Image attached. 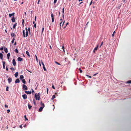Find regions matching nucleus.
Segmentation results:
<instances>
[{
	"instance_id": "39448f33",
	"label": "nucleus",
	"mask_w": 131,
	"mask_h": 131,
	"mask_svg": "<svg viewBox=\"0 0 131 131\" xmlns=\"http://www.w3.org/2000/svg\"><path fill=\"white\" fill-rule=\"evenodd\" d=\"M22 96L24 99H27V96L26 94H24Z\"/></svg>"
},
{
	"instance_id": "a18cd8bd",
	"label": "nucleus",
	"mask_w": 131,
	"mask_h": 131,
	"mask_svg": "<svg viewBox=\"0 0 131 131\" xmlns=\"http://www.w3.org/2000/svg\"><path fill=\"white\" fill-rule=\"evenodd\" d=\"M8 87H7L6 88V91H8Z\"/></svg>"
},
{
	"instance_id": "dca6fc26",
	"label": "nucleus",
	"mask_w": 131,
	"mask_h": 131,
	"mask_svg": "<svg viewBox=\"0 0 131 131\" xmlns=\"http://www.w3.org/2000/svg\"><path fill=\"white\" fill-rule=\"evenodd\" d=\"M3 54L1 53H0V58L2 60H3Z\"/></svg>"
},
{
	"instance_id": "aec40b11",
	"label": "nucleus",
	"mask_w": 131,
	"mask_h": 131,
	"mask_svg": "<svg viewBox=\"0 0 131 131\" xmlns=\"http://www.w3.org/2000/svg\"><path fill=\"white\" fill-rule=\"evenodd\" d=\"M42 107H44L45 106V105L43 103H42V102L41 101V103H40Z\"/></svg>"
},
{
	"instance_id": "7c9ffc66",
	"label": "nucleus",
	"mask_w": 131,
	"mask_h": 131,
	"mask_svg": "<svg viewBox=\"0 0 131 131\" xmlns=\"http://www.w3.org/2000/svg\"><path fill=\"white\" fill-rule=\"evenodd\" d=\"M14 40H15V39H14V38H13V39L12 40V41H11V42L12 44H13L14 43Z\"/></svg>"
},
{
	"instance_id": "72a5a7b5",
	"label": "nucleus",
	"mask_w": 131,
	"mask_h": 131,
	"mask_svg": "<svg viewBox=\"0 0 131 131\" xmlns=\"http://www.w3.org/2000/svg\"><path fill=\"white\" fill-rule=\"evenodd\" d=\"M31 90H32L31 93H32V94H33L34 93V92H35L34 91V90H33V89H31Z\"/></svg>"
},
{
	"instance_id": "6e6552de",
	"label": "nucleus",
	"mask_w": 131,
	"mask_h": 131,
	"mask_svg": "<svg viewBox=\"0 0 131 131\" xmlns=\"http://www.w3.org/2000/svg\"><path fill=\"white\" fill-rule=\"evenodd\" d=\"M23 59L22 58H20V57H18L17 58V60L18 61H23Z\"/></svg>"
},
{
	"instance_id": "4c0bfd02",
	"label": "nucleus",
	"mask_w": 131,
	"mask_h": 131,
	"mask_svg": "<svg viewBox=\"0 0 131 131\" xmlns=\"http://www.w3.org/2000/svg\"><path fill=\"white\" fill-rule=\"evenodd\" d=\"M20 81L18 79H17V83H19V82Z\"/></svg>"
},
{
	"instance_id": "2eb2a0df",
	"label": "nucleus",
	"mask_w": 131,
	"mask_h": 131,
	"mask_svg": "<svg viewBox=\"0 0 131 131\" xmlns=\"http://www.w3.org/2000/svg\"><path fill=\"white\" fill-rule=\"evenodd\" d=\"M11 20L12 22H14L15 21V19L14 17L13 16L12 18L11 19Z\"/></svg>"
},
{
	"instance_id": "473e14b6",
	"label": "nucleus",
	"mask_w": 131,
	"mask_h": 131,
	"mask_svg": "<svg viewBox=\"0 0 131 131\" xmlns=\"http://www.w3.org/2000/svg\"><path fill=\"white\" fill-rule=\"evenodd\" d=\"M24 118H25V120L26 121H27V120H28V119H27V118H26V116L25 115L24 116Z\"/></svg>"
},
{
	"instance_id": "412c9836",
	"label": "nucleus",
	"mask_w": 131,
	"mask_h": 131,
	"mask_svg": "<svg viewBox=\"0 0 131 131\" xmlns=\"http://www.w3.org/2000/svg\"><path fill=\"white\" fill-rule=\"evenodd\" d=\"M64 12V9L63 8L62 9V16H63V19L64 18V15H63V13Z\"/></svg>"
},
{
	"instance_id": "774afa93",
	"label": "nucleus",
	"mask_w": 131,
	"mask_h": 131,
	"mask_svg": "<svg viewBox=\"0 0 131 131\" xmlns=\"http://www.w3.org/2000/svg\"><path fill=\"white\" fill-rule=\"evenodd\" d=\"M114 34H113L112 35V36L113 37H114Z\"/></svg>"
},
{
	"instance_id": "603ef678",
	"label": "nucleus",
	"mask_w": 131,
	"mask_h": 131,
	"mask_svg": "<svg viewBox=\"0 0 131 131\" xmlns=\"http://www.w3.org/2000/svg\"><path fill=\"white\" fill-rule=\"evenodd\" d=\"M15 76L16 77V72L15 73V74H14Z\"/></svg>"
},
{
	"instance_id": "58836bf2",
	"label": "nucleus",
	"mask_w": 131,
	"mask_h": 131,
	"mask_svg": "<svg viewBox=\"0 0 131 131\" xmlns=\"http://www.w3.org/2000/svg\"><path fill=\"white\" fill-rule=\"evenodd\" d=\"M3 49V47H2L0 48V50H2Z\"/></svg>"
},
{
	"instance_id": "3c124183",
	"label": "nucleus",
	"mask_w": 131,
	"mask_h": 131,
	"mask_svg": "<svg viewBox=\"0 0 131 131\" xmlns=\"http://www.w3.org/2000/svg\"><path fill=\"white\" fill-rule=\"evenodd\" d=\"M41 63L42 64V65H43V66H44L45 65L42 62H41Z\"/></svg>"
},
{
	"instance_id": "8fccbe9b",
	"label": "nucleus",
	"mask_w": 131,
	"mask_h": 131,
	"mask_svg": "<svg viewBox=\"0 0 131 131\" xmlns=\"http://www.w3.org/2000/svg\"><path fill=\"white\" fill-rule=\"evenodd\" d=\"M5 107L6 108V107H8V106L6 105H5Z\"/></svg>"
},
{
	"instance_id": "2f4dec72",
	"label": "nucleus",
	"mask_w": 131,
	"mask_h": 131,
	"mask_svg": "<svg viewBox=\"0 0 131 131\" xmlns=\"http://www.w3.org/2000/svg\"><path fill=\"white\" fill-rule=\"evenodd\" d=\"M127 83H131V80H129L127 81Z\"/></svg>"
},
{
	"instance_id": "cd10ccee",
	"label": "nucleus",
	"mask_w": 131,
	"mask_h": 131,
	"mask_svg": "<svg viewBox=\"0 0 131 131\" xmlns=\"http://www.w3.org/2000/svg\"><path fill=\"white\" fill-rule=\"evenodd\" d=\"M28 107L29 109L30 110L31 109V108L32 107V106L29 104H28Z\"/></svg>"
},
{
	"instance_id": "bf43d9fd",
	"label": "nucleus",
	"mask_w": 131,
	"mask_h": 131,
	"mask_svg": "<svg viewBox=\"0 0 131 131\" xmlns=\"http://www.w3.org/2000/svg\"><path fill=\"white\" fill-rule=\"evenodd\" d=\"M14 51L16 53V48L15 49V50H14Z\"/></svg>"
},
{
	"instance_id": "de8ad7c7",
	"label": "nucleus",
	"mask_w": 131,
	"mask_h": 131,
	"mask_svg": "<svg viewBox=\"0 0 131 131\" xmlns=\"http://www.w3.org/2000/svg\"><path fill=\"white\" fill-rule=\"evenodd\" d=\"M92 2V1H91L90 4V5H91Z\"/></svg>"
},
{
	"instance_id": "37998d69",
	"label": "nucleus",
	"mask_w": 131,
	"mask_h": 131,
	"mask_svg": "<svg viewBox=\"0 0 131 131\" xmlns=\"http://www.w3.org/2000/svg\"><path fill=\"white\" fill-rule=\"evenodd\" d=\"M62 49H63L64 52V47L63 46L62 47Z\"/></svg>"
},
{
	"instance_id": "9b49d317",
	"label": "nucleus",
	"mask_w": 131,
	"mask_h": 131,
	"mask_svg": "<svg viewBox=\"0 0 131 131\" xmlns=\"http://www.w3.org/2000/svg\"><path fill=\"white\" fill-rule=\"evenodd\" d=\"M25 93L27 94H31V91H25Z\"/></svg>"
},
{
	"instance_id": "f3484780",
	"label": "nucleus",
	"mask_w": 131,
	"mask_h": 131,
	"mask_svg": "<svg viewBox=\"0 0 131 131\" xmlns=\"http://www.w3.org/2000/svg\"><path fill=\"white\" fill-rule=\"evenodd\" d=\"M10 56V54L9 53H8L7 54V59H9V57Z\"/></svg>"
},
{
	"instance_id": "20e7f679",
	"label": "nucleus",
	"mask_w": 131,
	"mask_h": 131,
	"mask_svg": "<svg viewBox=\"0 0 131 131\" xmlns=\"http://www.w3.org/2000/svg\"><path fill=\"white\" fill-rule=\"evenodd\" d=\"M51 17L52 18V21L53 22L54 21V16L52 13H51Z\"/></svg>"
},
{
	"instance_id": "5fc2aeb1",
	"label": "nucleus",
	"mask_w": 131,
	"mask_h": 131,
	"mask_svg": "<svg viewBox=\"0 0 131 131\" xmlns=\"http://www.w3.org/2000/svg\"><path fill=\"white\" fill-rule=\"evenodd\" d=\"M40 0H38V3H37V4H39V2H40Z\"/></svg>"
},
{
	"instance_id": "f03ea898",
	"label": "nucleus",
	"mask_w": 131,
	"mask_h": 131,
	"mask_svg": "<svg viewBox=\"0 0 131 131\" xmlns=\"http://www.w3.org/2000/svg\"><path fill=\"white\" fill-rule=\"evenodd\" d=\"M40 93H38L37 95V94L36 93L35 95V97L36 100H39L40 99Z\"/></svg>"
},
{
	"instance_id": "ea45409f",
	"label": "nucleus",
	"mask_w": 131,
	"mask_h": 131,
	"mask_svg": "<svg viewBox=\"0 0 131 131\" xmlns=\"http://www.w3.org/2000/svg\"><path fill=\"white\" fill-rule=\"evenodd\" d=\"M44 30V27H43L42 30V33Z\"/></svg>"
},
{
	"instance_id": "79ce46f5",
	"label": "nucleus",
	"mask_w": 131,
	"mask_h": 131,
	"mask_svg": "<svg viewBox=\"0 0 131 131\" xmlns=\"http://www.w3.org/2000/svg\"><path fill=\"white\" fill-rule=\"evenodd\" d=\"M7 112L9 113L10 112V110H7Z\"/></svg>"
},
{
	"instance_id": "7ed1b4c3",
	"label": "nucleus",
	"mask_w": 131,
	"mask_h": 131,
	"mask_svg": "<svg viewBox=\"0 0 131 131\" xmlns=\"http://www.w3.org/2000/svg\"><path fill=\"white\" fill-rule=\"evenodd\" d=\"M23 89L25 90H27V86L25 84H23Z\"/></svg>"
},
{
	"instance_id": "6ab92c4d",
	"label": "nucleus",
	"mask_w": 131,
	"mask_h": 131,
	"mask_svg": "<svg viewBox=\"0 0 131 131\" xmlns=\"http://www.w3.org/2000/svg\"><path fill=\"white\" fill-rule=\"evenodd\" d=\"M24 78V77L23 75H21L20 77V80Z\"/></svg>"
},
{
	"instance_id": "c85d7f7f",
	"label": "nucleus",
	"mask_w": 131,
	"mask_h": 131,
	"mask_svg": "<svg viewBox=\"0 0 131 131\" xmlns=\"http://www.w3.org/2000/svg\"><path fill=\"white\" fill-rule=\"evenodd\" d=\"M43 69L44 70H45V71H47V70L45 68V65L44 66H43Z\"/></svg>"
},
{
	"instance_id": "c9c22d12",
	"label": "nucleus",
	"mask_w": 131,
	"mask_h": 131,
	"mask_svg": "<svg viewBox=\"0 0 131 131\" xmlns=\"http://www.w3.org/2000/svg\"><path fill=\"white\" fill-rule=\"evenodd\" d=\"M79 70L80 71V73H82V70H81V68H80L79 69Z\"/></svg>"
},
{
	"instance_id": "a19ab883",
	"label": "nucleus",
	"mask_w": 131,
	"mask_h": 131,
	"mask_svg": "<svg viewBox=\"0 0 131 131\" xmlns=\"http://www.w3.org/2000/svg\"><path fill=\"white\" fill-rule=\"evenodd\" d=\"M103 41L101 43V45L100 46V47H101V46L103 45Z\"/></svg>"
},
{
	"instance_id": "13d9d810",
	"label": "nucleus",
	"mask_w": 131,
	"mask_h": 131,
	"mask_svg": "<svg viewBox=\"0 0 131 131\" xmlns=\"http://www.w3.org/2000/svg\"><path fill=\"white\" fill-rule=\"evenodd\" d=\"M16 41L14 43V45H16Z\"/></svg>"
},
{
	"instance_id": "e433bc0d",
	"label": "nucleus",
	"mask_w": 131,
	"mask_h": 131,
	"mask_svg": "<svg viewBox=\"0 0 131 131\" xmlns=\"http://www.w3.org/2000/svg\"><path fill=\"white\" fill-rule=\"evenodd\" d=\"M24 20L23 19H22V25L23 26H24Z\"/></svg>"
},
{
	"instance_id": "338daca9",
	"label": "nucleus",
	"mask_w": 131,
	"mask_h": 131,
	"mask_svg": "<svg viewBox=\"0 0 131 131\" xmlns=\"http://www.w3.org/2000/svg\"><path fill=\"white\" fill-rule=\"evenodd\" d=\"M89 23V22H88L87 23L86 25V26Z\"/></svg>"
},
{
	"instance_id": "49530a36",
	"label": "nucleus",
	"mask_w": 131,
	"mask_h": 131,
	"mask_svg": "<svg viewBox=\"0 0 131 131\" xmlns=\"http://www.w3.org/2000/svg\"><path fill=\"white\" fill-rule=\"evenodd\" d=\"M34 27H35V28H36V24H34Z\"/></svg>"
},
{
	"instance_id": "ddd939ff",
	"label": "nucleus",
	"mask_w": 131,
	"mask_h": 131,
	"mask_svg": "<svg viewBox=\"0 0 131 131\" xmlns=\"http://www.w3.org/2000/svg\"><path fill=\"white\" fill-rule=\"evenodd\" d=\"M44 107H41L39 109V112H41V111H42V109H43V108Z\"/></svg>"
},
{
	"instance_id": "0eeeda50",
	"label": "nucleus",
	"mask_w": 131,
	"mask_h": 131,
	"mask_svg": "<svg viewBox=\"0 0 131 131\" xmlns=\"http://www.w3.org/2000/svg\"><path fill=\"white\" fill-rule=\"evenodd\" d=\"M98 47L99 45H98L96 47L94 48L93 51V52L94 53H95V51H96L97 50Z\"/></svg>"
},
{
	"instance_id": "9d476101",
	"label": "nucleus",
	"mask_w": 131,
	"mask_h": 131,
	"mask_svg": "<svg viewBox=\"0 0 131 131\" xmlns=\"http://www.w3.org/2000/svg\"><path fill=\"white\" fill-rule=\"evenodd\" d=\"M26 53L27 54V56H28L30 58V56L29 54V53L28 51H26Z\"/></svg>"
},
{
	"instance_id": "09e8293b",
	"label": "nucleus",
	"mask_w": 131,
	"mask_h": 131,
	"mask_svg": "<svg viewBox=\"0 0 131 131\" xmlns=\"http://www.w3.org/2000/svg\"><path fill=\"white\" fill-rule=\"evenodd\" d=\"M47 94H48V88H47Z\"/></svg>"
},
{
	"instance_id": "423d86ee",
	"label": "nucleus",
	"mask_w": 131,
	"mask_h": 131,
	"mask_svg": "<svg viewBox=\"0 0 131 131\" xmlns=\"http://www.w3.org/2000/svg\"><path fill=\"white\" fill-rule=\"evenodd\" d=\"M12 63L14 66H15L16 65V62L14 59H13Z\"/></svg>"
},
{
	"instance_id": "f704fd0d",
	"label": "nucleus",
	"mask_w": 131,
	"mask_h": 131,
	"mask_svg": "<svg viewBox=\"0 0 131 131\" xmlns=\"http://www.w3.org/2000/svg\"><path fill=\"white\" fill-rule=\"evenodd\" d=\"M57 0H54V2H53V3L54 4H55L56 3L57 1Z\"/></svg>"
},
{
	"instance_id": "f8f14e48",
	"label": "nucleus",
	"mask_w": 131,
	"mask_h": 131,
	"mask_svg": "<svg viewBox=\"0 0 131 131\" xmlns=\"http://www.w3.org/2000/svg\"><path fill=\"white\" fill-rule=\"evenodd\" d=\"M14 13H13L12 14H9V16L10 17H11L12 16H14Z\"/></svg>"
},
{
	"instance_id": "a878e982",
	"label": "nucleus",
	"mask_w": 131,
	"mask_h": 131,
	"mask_svg": "<svg viewBox=\"0 0 131 131\" xmlns=\"http://www.w3.org/2000/svg\"><path fill=\"white\" fill-rule=\"evenodd\" d=\"M11 35L12 37H14L15 36L14 33L13 34V33H12L11 34Z\"/></svg>"
},
{
	"instance_id": "69168bd1",
	"label": "nucleus",
	"mask_w": 131,
	"mask_h": 131,
	"mask_svg": "<svg viewBox=\"0 0 131 131\" xmlns=\"http://www.w3.org/2000/svg\"><path fill=\"white\" fill-rule=\"evenodd\" d=\"M36 16H35V21H36Z\"/></svg>"
},
{
	"instance_id": "a211bd4d",
	"label": "nucleus",
	"mask_w": 131,
	"mask_h": 131,
	"mask_svg": "<svg viewBox=\"0 0 131 131\" xmlns=\"http://www.w3.org/2000/svg\"><path fill=\"white\" fill-rule=\"evenodd\" d=\"M4 51L6 53H7L8 52L7 49L6 48H4Z\"/></svg>"
},
{
	"instance_id": "4d7b16f0",
	"label": "nucleus",
	"mask_w": 131,
	"mask_h": 131,
	"mask_svg": "<svg viewBox=\"0 0 131 131\" xmlns=\"http://www.w3.org/2000/svg\"><path fill=\"white\" fill-rule=\"evenodd\" d=\"M83 3V2H81L79 4V5H80L82 3Z\"/></svg>"
},
{
	"instance_id": "680f3d73",
	"label": "nucleus",
	"mask_w": 131,
	"mask_h": 131,
	"mask_svg": "<svg viewBox=\"0 0 131 131\" xmlns=\"http://www.w3.org/2000/svg\"><path fill=\"white\" fill-rule=\"evenodd\" d=\"M64 23H65V21H63V24H62V26L64 24Z\"/></svg>"
},
{
	"instance_id": "c03bdc74",
	"label": "nucleus",
	"mask_w": 131,
	"mask_h": 131,
	"mask_svg": "<svg viewBox=\"0 0 131 131\" xmlns=\"http://www.w3.org/2000/svg\"><path fill=\"white\" fill-rule=\"evenodd\" d=\"M52 88H53V89H55L54 86L53 85V84L52 85Z\"/></svg>"
},
{
	"instance_id": "b1692460",
	"label": "nucleus",
	"mask_w": 131,
	"mask_h": 131,
	"mask_svg": "<svg viewBox=\"0 0 131 131\" xmlns=\"http://www.w3.org/2000/svg\"><path fill=\"white\" fill-rule=\"evenodd\" d=\"M22 82L24 84H25L26 83V81H25V80L24 79H23L22 80Z\"/></svg>"
},
{
	"instance_id": "0e129e2a",
	"label": "nucleus",
	"mask_w": 131,
	"mask_h": 131,
	"mask_svg": "<svg viewBox=\"0 0 131 131\" xmlns=\"http://www.w3.org/2000/svg\"><path fill=\"white\" fill-rule=\"evenodd\" d=\"M97 74V73L95 74H94L93 75V76H95L96 75V74Z\"/></svg>"
},
{
	"instance_id": "e2e57ef3",
	"label": "nucleus",
	"mask_w": 131,
	"mask_h": 131,
	"mask_svg": "<svg viewBox=\"0 0 131 131\" xmlns=\"http://www.w3.org/2000/svg\"><path fill=\"white\" fill-rule=\"evenodd\" d=\"M62 21L60 23V26H61V24H62Z\"/></svg>"
},
{
	"instance_id": "052dcab7",
	"label": "nucleus",
	"mask_w": 131,
	"mask_h": 131,
	"mask_svg": "<svg viewBox=\"0 0 131 131\" xmlns=\"http://www.w3.org/2000/svg\"><path fill=\"white\" fill-rule=\"evenodd\" d=\"M36 59L37 60L38 59H37V57L36 56Z\"/></svg>"
},
{
	"instance_id": "864d4df0",
	"label": "nucleus",
	"mask_w": 131,
	"mask_h": 131,
	"mask_svg": "<svg viewBox=\"0 0 131 131\" xmlns=\"http://www.w3.org/2000/svg\"><path fill=\"white\" fill-rule=\"evenodd\" d=\"M19 127H20V128H22V125H20V126H19Z\"/></svg>"
},
{
	"instance_id": "393cba45",
	"label": "nucleus",
	"mask_w": 131,
	"mask_h": 131,
	"mask_svg": "<svg viewBox=\"0 0 131 131\" xmlns=\"http://www.w3.org/2000/svg\"><path fill=\"white\" fill-rule=\"evenodd\" d=\"M55 98V95H53L51 98L52 100H53Z\"/></svg>"
},
{
	"instance_id": "1a4fd4ad",
	"label": "nucleus",
	"mask_w": 131,
	"mask_h": 131,
	"mask_svg": "<svg viewBox=\"0 0 131 131\" xmlns=\"http://www.w3.org/2000/svg\"><path fill=\"white\" fill-rule=\"evenodd\" d=\"M8 83H9L12 81V79L11 78H9L8 79Z\"/></svg>"
},
{
	"instance_id": "bb28decb",
	"label": "nucleus",
	"mask_w": 131,
	"mask_h": 131,
	"mask_svg": "<svg viewBox=\"0 0 131 131\" xmlns=\"http://www.w3.org/2000/svg\"><path fill=\"white\" fill-rule=\"evenodd\" d=\"M16 23H15L13 26V28L14 29L16 27Z\"/></svg>"
},
{
	"instance_id": "4be33fe9",
	"label": "nucleus",
	"mask_w": 131,
	"mask_h": 131,
	"mask_svg": "<svg viewBox=\"0 0 131 131\" xmlns=\"http://www.w3.org/2000/svg\"><path fill=\"white\" fill-rule=\"evenodd\" d=\"M10 69L11 70L13 71V73L14 72H13V71L15 70L14 68L13 67H11L10 68Z\"/></svg>"
},
{
	"instance_id": "4468645a",
	"label": "nucleus",
	"mask_w": 131,
	"mask_h": 131,
	"mask_svg": "<svg viewBox=\"0 0 131 131\" xmlns=\"http://www.w3.org/2000/svg\"><path fill=\"white\" fill-rule=\"evenodd\" d=\"M3 63V68L4 69H5V62L4 61H3L2 62Z\"/></svg>"
},
{
	"instance_id": "f257e3e1",
	"label": "nucleus",
	"mask_w": 131,
	"mask_h": 131,
	"mask_svg": "<svg viewBox=\"0 0 131 131\" xmlns=\"http://www.w3.org/2000/svg\"><path fill=\"white\" fill-rule=\"evenodd\" d=\"M26 32V36L25 35V31L24 30L23 31V36L24 37H25V36L27 37L28 35V31H27V28H25Z\"/></svg>"
},
{
	"instance_id": "6e6d98bb",
	"label": "nucleus",
	"mask_w": 131,
	"mask_h": 131,
	"mask_svg": "<svg viewBox=\"0 0 131 131\" xmlns=\"http://www.w3.org/2000/svg\"><path fill=\"white\" fill-rule=\"evenodd\" d=\"M6 70H7V71H8V68L7 66L6 68Z\"/></svg>"
},
{
	"instance_id": "5701e85b",
	"label": "nucleus",
	"mask_w": 131,
	"mask_h": 131,
	"mask_svg": "<svg viewBox=\"0 0 131 131\" xmlns=\"http://www.w3.org/2000/svg\"><path fill=\"white\" fill-rule=\"evenodd\" d=\"M27 31H28L30 34V28L29 27L28 28V29H27Z\"/></svg>"
},
{
	"instance_id": "c756f323",
	"label": "nucleus",
	"mask_w": 131,
	"mask_h": 131,
	"mask_svg": "<svg viewBox=\"0 0 131 131\" xmlns=\"http://www.w3.org/2000/svg\"><path fill=\"white\" fill-rule=\"evenodd\" d=\"M55 62L56 64H58V65H61L59 63H58V62H57L56 61H55Z\"/></svg>"
}]
</instances>
